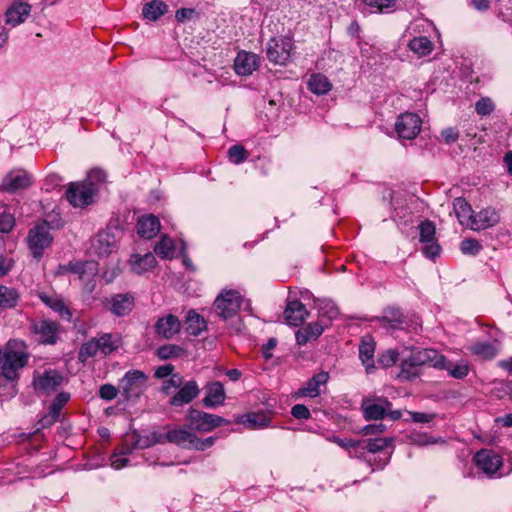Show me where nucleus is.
<instances>
[{"label":"nucleus","mask_w":512,"mask_h":512,"mask_svg":"<svg viewBox=\"0 0 512 512\" xmlns=\"http://www.w3.org/2000/svg\"><path fill=\"white\" fill-rule=\"evenodd\" d=\"M424 366L444 367V355L439 354L435 349L412 348L401 361L398 377L412 381L420 376Z\"/></svg>","instance_id":"f257e3e1"},{"label":"nucleus","mask_w":512,"mask_h":512,"mask_svg":"<svg viewBox=\"0 0 512 512\" xmlns=\"http://www.w3.org/2000/svg\"><path fill=\"white\" fill-rule=\"evenodd\" d=\"M29 354L22 342L9 341L0 349V376L11 382L19 379V371L28 363Z\"/></svg>","instance_id":"f03ea898"},{"label":"nucleus","mask_w":512,"mask_h":512,"mask_svg":"<svg viewBox=\"0 0 512 512\" xmlns=\"http://www.w3.org/2000/svg\"><path fill=\"white\" fill-rule=\"evenodd\" d=\"M122 340L118 334L103 333L83 343L78 353V359L86 362L87 359L97 356L103 357L112 354L121 346Z\"/></svg>","instance_id":"7ed1b4c3"},{"label":"nucleus","mask_w":512,"mask_h":512,"mask_svg":"<svg viewBox=\"0 0 512 512\" xmlns=\"http://www.w3.org/2000/svg\"><path fill=\"white\" fill-rule=\"evenodd\" d=\"M167 438L168 443L175 444L184 449L196 451H204L212 447L216 440L214 436H210L205 439L198 438L195 432H193V429L189 428V424L187 426H178L168 430Z\"/></svg>","instance_id":"20e7f679"},{"label":"nucleus","mask_w":512,"mask_h":512,"mask_svg":"<svg viewBox=\"0 0 512 512\" xmlns=\"http://www.w3.org/2000/svg\"><path fill=\"white\" fill-rule=\"evenodd\" d=\"M243 302L242 295L233 289H223L213 303L215 314L223 320L237 315Z\"/></svg>","instance_id":"39448f33"},{"label":"nucleus","mask_w":512,"mask_h":512,"mask_svg":"<svg viewBox=\"0 0 512 512\" xmlns=\"http://www.w3.org/2000/svg\"><path fill=\"white\" fill-rule=\"evenodd\" d=\"M186 421L189 428L198 432H210L213 429L227 425L230 422L225 418L210 414L195 408H189L186 413Z\"/></svg>","instance_id":"423d86ee"},{"label":"nucleus","mask_w":512,"mask_h":512,"mask_svg":"<svg viewBox=\"0 0 512 512\" xmlns=\"http://www.w3.org/2000/svg\"><path fill=\"white\" fill-rule=\"evenodd\" d=\"M97 187L85 182H71L66 191V199L73 207L83 208L93 202Z\"/></svg>","instance_id":"0eeeda50"},{"label":"nucleus","mask_w":512,"mask_h":512,"mask_svg":"<svg viewBox=\"0 0 512 512\" xmlns=\"http://www.w3.org/2000/svg\"><path fill=\"white\" fill-rule=\"evenodd\" d=\"M292 39L288 37L271 38L267 44L268 59L278 65H285L291 57Z\"/></svg>","instance_id":"6e6552de"},{"label":"nucleus","mask_w":512,"mask_h":512,"mask_svg":"<svg viewBox=\"0 0 512 512\" xmlns=\"http://www.w3.org/2000/svg\"><path fill=\"white\" fill-rule=\"evenodd\" d=\"M147 375L140 370H131L125 373L124 377L120 380L119 387L122 390L126 399L138 397L144 390Z\"/></svg>","instance_id":"1a4fd4ad"},{"label":"nucleus","mask_w":512,"mask_h":512,"mask_svg":"<svg viewBox=\"0 0 512 512\" xmlns=\"http://www.w3.org/2000/svg\"><path fill=\"white\" fill-rule=\"evenodd\" d=\"M419 230V240L421 243L425 244L422 249L423 254L427 258H435L439 255L441 251L440 245L437 243L435 234L436 227L435 224L430 220H425L418 225Z\"/></svg>","instance_id":"9d476101"},{"label":"nucleus","mask_w":512,"mask_h":512,"mask_svg":"<svg viewBox=\"0 0 512 512\" xmlns=\"http://www.w3.org/2000/svg\"><path fill=\"white\" fill-rule=\"evenodd\" d=\"M475 465L487 476H494L503 466L502 457L491 449H481L473 457Z\"/></svg>","instance_id":"9b49d317"},{"label":"nucleus","mask_w":512,"mask_h":512,"mask_svg":"<svg viewBox=\"0 0 512 512\" xmlns=\"http://www.w3.org/2000/svg\"><path fill=\"white\" fill-rule=\"evenodd\" d=\"M392 403L384 397H366L361 402V410L366 420H381L391 408Z\"/></svg>","instance_id":"f8f14e48"},{"label":"nucleus","mask_w":512,"mask_h":512,"mask_svg":"<svg viewBox=\"0 0 512 512\" xmlns=\"http://www.w3.org/2000/svg\"><path fill=\"white\" fill-rule=\"evenodd\" d=\"M52 241L53 237L45 225L36 226L28 234L29 248L36 259L42 257L44 250L51 245Z\"/></svg>","instance_id":"ddd939ff"},{"label":"nucleus","mask_w":512,"mask_h":512,"mask_svg":"<svg viewBox=\"0 0 512 512\" xmlns=\"http://www.w3.org/2000/svg\"><path fill=\"white\" fill-rule=\"evenodd\" d=\"M422 121L415 113L401 114L395 123V130L400 138L414 139L421 131Z\"/></svg>","instance_id":"4468645a"},{"label":"nucleus","mask_w":512,"mask_h":512,"mask_svg":"<svg viewBox=\"0 0 512 512\" xmlns=\"http://www.w3.org/2000/svg\"><path fill=\"white\" fill-rule=\"evenodd\" d=\"M33 183V177L23 169H14L5 175L1 183V190L15 193L27 189Z\"/></svg>","instance_id":"2eb2a0df"},{"label":"nucleus","mask_w":512,"mask_h":512,"mask_svg":"<svg viewBox=\"0 0 512 512\" xmlns=\"http://www.w3.org/2000/svg\"><path fill=\"white\" fill-rule=\"evenodd\" d=\"M31 330L39 335V341L43 344H55L58 339L59 324L55 321L42 319L32 321Z\"/></svg>","instance_id":"dca6fc26"},{"label":"nucleus","mask_w":512,"mask_h":512,"mask_svg":"<svg viewBox=\"0 0 512 512\" xmlns=\"http://www.w3.org/2000/svg\"><path fill=\"white\" fill-rule=\"evenodd\" d=\"M154 330L159 337L170 340L180 332L181 321L177 316L167 314L157 319L154 324Z\"/></svg>","instance_id":"f3484780"},{"label":"nucleus","mask_w":512,"mask_h":512,"mask_svg":"<svg viewBox=\"0 0 512 512\" xmlns=\"http://www.w3.org/2000/svg\"><path fill=\"white\" fill-rule=\"evenodd\" d=\"M499 211L491 206L474 213L470 228L475 231L484 230L496 226L500 222Z\"/></svg>","instance_id":"a211bd4d"},{"label":"nucleus","mask_w":512,"mask_h":512,"mask_svg":"<svg viewBox=\"0 0 512 512\" xmlns=\"http://www.w3.org/2000/svg\"><path fill=\"white\" fill-rule=\"evenodd\" d=\"M108 305L109 311L113 315L123 317L133 310L135 298L131 293L115 294L109 299Z\"/></svg>","instance_id":"6ab92c4d"},{"label":"nucleus","mask_w":512,"mask_h":512,"mask_svg":"<svg viewBox=\"0 0 512 512\" xmlns=\"http://www.w3.org/2000/svg\"><path fill=\"white\" fill-rule=\"evenodd\" d=\"M200 389L196 381L191 380L181 385L179 391L169 399V404L174 407H182L192 402L198 395Z\"/></svg>","instance_id":"aec40b11"},{"label":"nucleus","mask_w":512,"mask_h":512,"mask_svg":"<svg viewBox=\"0 0 512 512\" xmlns=\"http://www.w3.org/2000/svg\"><path fill=\"white\" fill-rule=\"evenodd\" d=\"M116 237L113 232L104 230L99 232L92 242V248L98 256H108L116 248Z\"/></svg>","instance_id":"412c9836"},{"label":"nucleus","mask_w":512,"mask_h":512,"mask_svg":"<svg viewBox=\"0 0 512 512\" xmlns=\"http://www.w3.org/2000/svg\"><path fill=\"white\" fill-rule=\"evenodd\" d=\"M258 67V56L251 52L241 51L234 61V68L238 75H251Z\"/></svg>","instance_id":"4be33fe9"},{"label":"nucleus","mask_w":512,"mask_h":512,"mask_svg":"<svg viewBox=\"0 0 512 512\" xmlns=\"http://www.w3.org/2000/svg\"><path fill=\"white\" fill-rule=\"evenodd\" d=\"M30 12V4L22 2L21 0H16L6 11V23L11 24L12 26H17L25 21V19L30 15Z\"/></svg>","instance_id":"5701e85b"},{"label":"nucleus","mask_w":512,"mask_h":512,"mask_svg":"<svg viewBox=\"0 0 512 512\" xmlns=\"http://www.w3.org/2000/svg\"><path fill=\"white\" fill-rule=\"evenodd\" d=\"M308 317V311L299 300H293L287 303L284 310V318L287 324L299 326Z\"/></svg>","instance_id":"b1692460"},{"label":"nucleus","mask_w":512,"mask_h":512,"mask_svg":"<svg viewBox=\"0 0 512 512\" xmlns=\"http://www.w3.org/2000/svg\"><path fill=\"white\" fill-rule=\"evenodd\" d=\"M226 398L223 384L219 381H214L207 384L206 396L203 398V405L207 408H214L224 404Z\"/></svg>","instance_id":"393cba45"},{"label":"nucleus","mask_w":512,"mask_h":512,"mask_svg":"<svg viewBox=\"0 0 512 512\" xmlns=\"http://www.w3.org/2000/svg\"><path fill=\"white\" fill-rule=\"evenodd\" d=\"M63 375L56 370H46L40 375L36 382V387L44 393H51L58 389L63 383Z\"/></svg>","instance_id":"a878e982"},{"label":"nucleus","mask_w":512,"mask_h":512,"mask_svg":"<svg viewBox=\"0 0 512 512\" xmlns=\"http://www.w3.org/2000/svg\"><path fill=\"white\" fill-rule=\"evenodd\" d=\"M382 326L391 329H401L406 324V317L398 307H387L383 311V316L376 319Z\"/></svg>","instance_id":"bb28decb"},{"label":"nucleus","mask_w":512,"mask_h":512,"mask_svg":"<svg viewBox=\"0 0 512 512\" xmlns=\"http://www.w3.org/2000/svg\"><path fill=\"white\" fill-rule=\"evenodd\" d=\"M160 230V221L154 215H147L141 217L137 222V232L145 239H151Z\"/></svg>","instance_id":"cd10ccee"},{"label":"nucleus","mask_w":512,"mask_h":512,"mask_svg":"<svg viewBox=\"0 0 512 512\" xmlns=\"http://www.w3.org/2000/svg\"><path fill=\"white\" fill-rule=\"evenodd\" d=\"M375 342L372 336H364L359 345V357L367 372L374 368Z\"/></svg>","instance_id":"c85d7f7f"},{"label":"nucleus","mask_w":512,"mask_h":512,"mask_svg":"<svg viewBox=\"0 0 512 512\" xmlns=\"http://www.w3.org/2000/svg\"><path fill=\"white\" fill-rule=\"evenodd\" d=\"M324 331V326L320 322L308 323L296 332V342L298 345H305L312 339L318 338Z\"/></svg>","instance_id":"c756f323"},{"label":"nucleus","mask_w":512,"mask_h":512,"mask_svg":"<svg viewBox=\"0 0 512 512\" xmlns=\"http://www.w3.org/2000/svg\"><path fill=\"white\" fill-rule=\"evenodd\" d=\"M131 269L136 274H143L156 265V258L152 253L145 255H132L130 258Z\"/></svg>","instance_id":"7c9ffc66"},{"label":"nucleus","mask_w":512,"mask_h":512,"mask_svg":"<svg viewBox=\"0 0 512 512\" xmlns=\"http://www.w3.org/2000/svg\"><path fill=\"white\" fill-rule=\"evenodd\" d=\"M329 379L328 372H320L314 375L310 380H308L305 387L299 390L300 395H308L310 397H317L320 393L319 387L320 385L325 384Z\"/></svg>","instance_id":"2f4dec72"},{"label":"nucleus","mask_w":512,"mask_h":512,"mask_svg":"<svg viewBox=\"0 0 512 512\" xmlns=\"http://www.w3.org/2000/svg\"><path fill=\"white\" fill-rule=\"evenodd\" d=\"M167 11L168 6L165 2L162 0H152L143 6L142 15L150 21H156L166 14Z\"/></svg>","instance_id":"473e14b6"},{"label":"nucleus","mask_w":512,"mask_h":512,"mask_svg":"<svg viewBox=\"0 0 512 512\" xmlns=\"http://www.w3.org/2000/svg\"><path fill=\"white\" fill-rule=\"evenodd\" d=\"M308 89L316 95L327 94L332 89L328 78L320 73L312 74L307 82Z\"/></svg>","instance_id":"72a5a7b5"},{"label":"nucleus","mask_w":512,"mask_h":512,"mask_svg":"<svg viewBox=\"0 0 512 512\" xmlns=\"http://www.w3.org/2000/svg\"><path fill=\"white\" fill-rule=\"evenodd\" d=\"M453 209L455 215L461 224L467 223L471 225L474 212L471 209L469 203L461 197L455 198L453 201Z\"/></svg>","instance_id":"f704fd0d"},{"label":"nucleus","mask_w":512,"mask_h":512,"mask_svg":"<svg viewBox=\"0 0 512 512\" xmlns=\"http://www.w3.org/2000/svg\"><path fill=\"white\" fill-rule=\"evenodd\" d=\"M185 324L187 333L193 336H198L206 328L204 318L194 310L188 311Z\"/></svg>","instance_id":"c9c22d12"},{"label":"nucleus","mask_w":512,"mask_h":512,"mask_svg":"<svg viewBox=\"0 0 512 512\" xmlns=\"http://www.w3.org/2000/svg\"><path fill=\"white\" fill-rule=\"evenodd\" d=\"M39 298L41 301L46 304L48 307H50L55 312L59 313V315L63 318L69 319L71 316V313L69 309L66 307L64 302L54 295H48L46 293H40Z\"/></svg>","instance_id":"e433bc0d"},{"label":"nucleus","mask_w":512,"mask_h":512,"mask_svg":"<svg viewBox=\"0 0 512 512\" xmlns=\"http://www.w3.org/2000/svg\"><path fill=\"white\" fill-rule=\"evenodd\" d=\"M469 349L472 354L483 360H491L498 353L497 347L490 342H476L472 344Z\"/></svg>","instance_id":"4c0bfd02"},{"label":"nucleus","mask_w":512,"mask_h":512,"mask_svg":"<svg viewBox=\"0 0 512 512\" xmlns=\"http://www.w3.org/2000/svg\"><path fill=\"white\" fill-rule=\"evenodd\" d=\"M408 47L418 56H426L433 50V43L424 36L415 37L410 40Z\"/></svg>","instance_id":"58836bf2"},{"label":"nucleus","mask_w":512,"mask_h":512,"mask_svg":"<svg viewBox=\"0 0 512 512\" xmlns=\"http://www.w3.org/2000/svg\"><path fill=\"white\" fill-rule=\"evenodd\" d=\"M19 300V293L16 289L0 285V308H14Z\"/></svg>","instance_id":"ea45409f"},{"label":"nucleus","mask_w":512,"mask_h":512,"mask_svg":"<svg viewBox=\"0 0 512 512\" xmlns=\"http://www.w3.org/2000/svg\"><path fill=\"white\" fill-rule=\"evenodd\" d=\"M437 369H445L449 372V375L455 379H463L468 375L469 365L466 361H460L456 364H452L444 357V367H436Z\"/></svg>","instance_id":"a19ab883"},{"label":"nucleus","mask_w":512,"mask_h":512,"mask_svg":"<svg viewBox=\"0 0 512 512\" xmlns=\"http://www.w3.org/2000/svg\"><path fill=\"white\" fill-rule=\"evenodd\" d=\"M87 265H89L88 262H81V261H76V262L71 261L68 264H60V265H58V267L55 271V275L61 276V275H64V274L70 272V273L78 274L79 277L82 278L86 272Z\"/></svg>","instance_id":"79ce46f5"},{"label":"nucleus","mask_w":512,"mask_h":512,"mask_svg":"<svg viewBox=\"0 0 512 512\" xmlns=\"http://www.w3.org/2000/svg\"><path fill=\"white\" fill-rule=\"evenodd\" d=\"M154 252L163 259L173 258L175 252L174 241L168 236H162L155 245Z\"/></svg>","instance_id":"37998d69"},{"label":"nucleus","mask_w":512,"mask_h":512,"mask_svg":"<svg viewBox=\"0 0 512 512\" xmlns=\"http://www.w3.org/2000/svg\"><path fill=\"white\" fill-rule=\"evenodd\" d=\"M362 445L360 448L363 450H367L370 453L380 452L387 447H389L392 443L391 438L383 437V438H374L368 440H361Z\"/></svg>","instance_id":"c03bdc74"},{"label":"nucleus","mask_w":512,"mask_h":512,"mask_svg":"<svg viewBox=\"0 0 512 512\" xmlns=\"http://www.w3.org/2000/svg\"><path fill=\"white\" fill-rule=\"evenodd\" d=\"M184 354H185V349L176 344L162 345L156 351V355L161 360L178 358V357L183 356Z\"/></svg>","instance_id":"a18cd8bd"},{"label":"nucleus","mask_w":512,"mask_h":512,"mask_svg":"<svg viewBox=\"0 0 512 512\" xmlns=\"http://www.w3.org/2000/svg\"><path fill=\"white\" fill-rule=\"evenodd\" d=\"M69 399V393L61 392L57 394V396L50 405V422H55L58 419L63 406L69 401Z\"/></svg>","instance_id":"49530a36"},{"label":"nucleus","mask_w":512,"mask_h":512,"mask_svg":"<svg viewBox=\"0 0 512 512\" xmlns=\"http://www.w3.org/2000/svg\"><path fill=\"white\" fill-rule=\"evenodd\" d=\"M247 422L251 428L267 427L271 418L265 413H251L247 416Z\"/></svg>","instance_id":"de8ad7c7"},{"label":"nucleus","mask_w":512,"mask_h":512,"mask_svg":"<svg viewBox=\"0 0 512 512\" xmlns=\"http://www.w3.org/2000/svg\"><path fill=\"white\" fill-rule=\"evenodd\" d=\"M228 156L232 163L240 164L248 157V152L243 145H233L228 150Z\"/></svg>","instance_id":"09e8293b"},{"label":"nucleus","mask_w":512,"mask_h":512,"mask_svg":"<svg viewBox=\"0 0 512 512\" xmlns=\"http://www.w3.org/2000/svg\"><path fill=\"white\" fill-rule=\"evenodd\" d=\"M482 249V245L476 239H464L460 244V250L466 255H477Z\"/></svg>","instance_id":"8fccbe9b"},{"label":"nucleus","mask_w":512,"mask_h":512,"mask_svg":"<svg viewBox=\"0 0 512 512\" xmlns=\"http://www.w3.org/2000/svg\"><path fill=\"white\" fill-rule=\"evenodd\" d=\"M495 109L493 101L489 97H482L475 104V110L478 115H490Z\"/></svg>","instance_id":"3c124183"},{"label":"nucleus","mask_w":512,"mask_h":512,"mask_svg":"<svg viewBox=\"0 0 512 512\" xmlns=\"http://www.w3.org/2000/svg\"><path fill=\"white\" fill-rule=\"evenodd\" d=\"M15 225V220L12 214L7 212L3 207H0V232L8 233Z\"/></svg>","instance_id":"603ef678"},{"label":"nucleus","mask_w":512,"mask_h":512,"mask_svg":"<svg viewBox=\"0 0 512 512\" xmlns=\"http://www.w3.org/2000/svg\"><path fill=\"white\" fill-rule=\"evenodd\" d=\"M106 180V173L98 168L92 169L88 175L87 178L83 181L86 184H91V186L99 188V185L101 183H104Z\"/></svg>","instance_id":"864d4df0"},{"label":"nucleus","mask_w":512,"mask_h":512,"mask_svg":"<svg viewBox=\"0 0 512 512\" xmlns=\"http://www.w3.org/2000/svg\"><path fill=\"white\" fill-rule=\"evenodd\" d=\"M398 356L399 354L396 350L390 349L383 353L378 361L383 367H391L397 362Z\"/></svg>","instance_id":"5fc2aeb1"},{"label":"nucleus","mask_w":512,"mask_h":512,"mask_svg":"<svg viewBox=\"0 0 512 512\" xmlns=\"http://www.w3.org/2000/svg\"><path fill=\"white\" fill-rule=\"evenodd\" d=\"M118 389L112 384H103L99 388V396L101 399L110 401L117 397Z\"/></svg>","instance_id":"6e6d98bb"},{"label":"nucleus","mask_w":512,"mask_h":512,"mask_svg":"<svg viewBox=\"0 0 512 512\" xmlns=\"http://www.w3.org/2000/svg\"><path fill=\"white\" fill-rule=\"evenodd\" d=\"M183 382L182 377L179 374H173L170 379L166 380L163 383L162 391L166 394L169 393L171 388H179L181 387Z\"/></svg>","instance_id":"4d7b16f0"},{"label":"nucleus","mask_w":512,"mask_h":512,"mask_svg":"<svg viewBox=\"0 0 512 512\" xmlns=\"http://www.w3.org/2000/svg\"><path fill=\"white\" fill-rule=\"evenodd\" d=\"M291 414L296 419H309L311 414L309 409L303 404H296L291 408Z\"/></svg>","instance_id":"13d9d810"},{"label":"nucleus","mask_w":512,"mask_h":512,"mask_svg":"<svg viewBox=\"0 0 512 512\" xmlns=\"http://www.w3.org/2000/svg\"><path fill=\"white\" fill-rule=\"evenodd\" d=\"M331 441H333L338 446H340L342 448H345V449L357 448V447H360L362 445L361 440L356 441V440L349 439V438L342 439V438H339V437H333L331 439Z\"/></svg>","instance_id":"bf43d9fd"},{"label":"nucleus","mask_w":512,"mask_h":512,"mask_svg":"<svg viewBox=\"0 0 512 512\" xmlns=\"http://www.w3.org/2000/svg\"><path fill=\"white\" fill-rule=\"evenodd\" d=\"M173 371H174V366L172 364L162 365L156 369V371L154 373V377H156L158 379H163L170 375L172 376Z\"/></svg>","instance_id":"052dcab7"},{"label":"nucleus","mask_w":512,"mask_h":512,"mask_svg":"<svg viewBox=\"0 0 512 512\" xmlns=\"http://www.w3.org/2000/svg\"><path fill=\"white\" fill-rule=\"evenodd\" d=\"M195 14V10L192 8H180L176 11L175 18L179 22H184L191 19Z\"/></svg>","instance_id":"680f3d73"},{"label":"nucleus","mask_w":512,"mask_h":512,"mask_svg":"<svg viewBox=\"0 0 512 512\" xmlns=\"http://www.w3.org/2000/svg\"><path fill=\"white\" fill-rule=\"evenodd\" d=\"M441 136L444 139L445 143L451 144L457 141L459 134L457 130H455L454 128H447L442 131Z\"/></svg>","instance_id":"e2e57ef3"},{"label":"nucleus","mask_w":512,"mask_h":512,"mask_svg":"<svg viewBox=\"0 0 512 512\" xmlns=\"http://www.w3.org/2000/svg\"><path fill=\"white\" fill-rule=\"evenodd\" d=\"M386 429V426L384 424H371L366 425L363 427L362 432L365 435H374V434H380L384 432Z\"/></svg>","instance_id":"0e129e2a"},{"label":"nucleus","mask_w":512,"mask_h":512,"mask_svg":"<svg viewBox=\"0 0 512 512\" xmlns=\"http://www.w3.org/2000/svg\"><path fill=\"white\" fill-rule=\"evenodd\" d=\"M432 414L422 413V412H412L411 419L416 423H428L433 419Z\"/></svg>","instance_id":"69168bd1"},{"label":"nucleus","mask_w":512,"mask_h":512,"mask_svg":"<svg viewBox=\"0 0 512 512\" xmlns=\"http://www.w3.org/2000/svg\"><path fill=\"white\" fill-rule=\"evenodd\" d=\"M153 444H165V443H168V431L166 433H161V432H151L149 434Z\"/></svg>","instance_id":"338daca9"},{"label":"nucleus","mask_w":512,"mask_h":512,"mask_svg":"<svg viewBox=\"0 0 512 512\" xmlns=\"http://www.w3.org/2000/svg\"><path fill=\"white\" fill-rule=\"evenodd\" d=\"M277 344V340L275 338H270L267 343L262 348V354L265 359H270L272 357L271 350L275 348Z\"/></svg>","instance_id":"774afa93"}]
</instances>
